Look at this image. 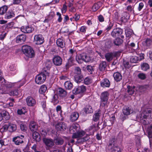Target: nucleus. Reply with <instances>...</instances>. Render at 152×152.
Returning a JSON list of instances; mask_svg holds the SVG:
<instances>
[{"instance_id":"nucleus-13","label":"nucleus","mask_w":152,"mask_h":152,"mask_svg":"<svg viewBox=\"0 0 152 152\" xmlns=\"http://www.w3.org/2000/svg\"><path fill=\"white\" fill-rule=\"evenodd\" d=\"M24 137V136L22 135H21L20 136H17L13 138L12 141L15 145H18L23 142V139Z\"/></svg>"},{"instance_id":"nucleus-28","label":"nucleus","mask_w":152,"mask_h":152,"mask_svg":"<svg viewBox=\"0 0 152 152\" xmlns=\"http://www.w3.org/2000/svg\"><path fill=\"white\" fill-rule=\"evenodd\" d=\"M83 78L82 75H75L74 76V80L75 81L79 83L83 80Z\"/></svg>"},{"instance_id":"nucleus-32","label":"nucleus","mask_w":152,"mask_h":152,"mask_svg":"<svg viewBox=\"0 0 152 152\" xmlns=\"http://www.w3.org/2000/svg\"><path fill=\"white\" fill-rule=\"evenodd\" d=\"M29 128L31 131H35L37 129V126L36 123L32 122L30 124Z\"/></svg>"},{"instance_id":"nucleus-58","label":"nucleus","mask_w":152,"mask_h":152,"mask_svg":"<svg viewBox=\"0 0 152 152\" xmlns=\"http://www.w3.org/2000/svg\"><path fill=\"white\" fill-rule=\"evenodd\" d=\"M113 148L112 152H121L120 148L117 146H114Z\"/></svg>"},{"instance_id":"nucleus-48","label":"nucleus","mask_w":152,"mask_h":152,"mask_svg":"<svg viewBox=\"0 0 152 152\" xmlns=\"http://www.w3.org/2000/svg\"><path fill=\"white\" fill-rule=\"evenodd\" d=\"M135 142L137 148V149L138 150L141 147V140L139 137H138L136 138Z\"/></svg>"},{"instance_id":"nucleus-50","label":"nucleus","mask_w":152,"mask_h":152,"mask_svg":"<svg viewBox=\"0 0 152 152\" xmlns=\"http://www.w3.org/2000/svg\"><path fill=\"white\" fill-rule=\"evenodd\" d=\"M94 66H92L91 65H88L87 66L86 68L87 70L91 74L92 73V72L94 71Z\"/></svg>"},{"instance_id":"nucleus-24","label":"nucleus","mask_w":152,"mask_h":152,"mask_svg":"<svg viewBox=\"0 0 152 152\" xmlns=\"http://www.w3.org/2000/svg\"><path fill=\"white\" fill-rule=\"evenodd\" d=\"M8 129L11 132H13L16 129V126L15 124L11 123H8L7 124Z\"/></svg>"},{"instance_id":"nucleus-41","label":"nucleus","mask_w":152,"mask_h":152,"mask_svg":"<svg viewBox=\"0 0 152 152\" xmlns=\"http://www.w3.org/2000/svg\"><path fill=\"white\" fill-rule=\"evenodd\" d=\"M8 9L7 6L4 5L0 8V15H3L6 13Z\"/></svg>"},{"instance_id":"nucleus-36","label":"nucleus","mask_w":152,"mask_h":152,"mask_svg":"<svg viewBox=\"0 0 152 152\" xmlns=\"http://www.w3.org/2000/svg\"><path fill=\"white\" fill-rule=\"evenodd\" d=\"M128 88L127 92L129 94V95H132L133 94L135 91L134 89L135 88V86H133L132 87L129 86H128L127 87Z\"/></svg>"},{"instance_id":"nucleus-39","label":"nucleus","mask_w":152,"mask_h":152,"mask_svg":"<svg viewBox=\"0 0 152 152\" xmlns=\"http://www.w3.org/2000/svg\"><path fill=\"white\" fill-rule=\"evenodd\" d=\"M55 142L56 145H61L64 142V140L61 138L57 137L55 139Z\"/></svg>"},{"instance_id":"nucleus-27","label":"nucleus","mask_w":152,"mask_h":152,"mask_svg":"<svg viewBox=\"0 0 152 152\" xmlns=\"http://www.w3.org/2000/svg\"><path fill=\"white\" fill-rule=\"evenodd\" d=\"M123 112L124 115H127L130 114L131 113H132V111L129 107L125 106L123 108Z\"/></svg>"},{"instance_id":"nucleus-26","label":"nucleus","mask_w":152,"mask_h":152,"mask_svg":"<svg viewBox=\"0 0 152 152\" xmlns=\"http://www.w3.org/2000/svg\"><path fill=\"white\" fill-rule=\"evenodd\" d=\"M79 114L77 112L72 113L70 115V120L72 122L76 121L79 117Z\"/></svg>"},{"instance_id":"nucleus-19","label":"nucleus","mask_w":152,"mask_h":152,"mask_svg":"<svg viewBox=\"0 0 152 152\" xmlns=\"http://www.w3.org/2000/svg\"><path fill=\"white\" fill-rule=\"evenodd\" d=\"M101 86L103 88L109 87L110 85V81L107 78L104 79L101 82Z\"/></svg>"},{"instance_id":"nucleus-31","label":"nucleus","mask_w":152,"mask_h":152,"mask_svg":"<svg viewBox=\"0 0 152 152\" xmlns=\"http://www.w3.org/2000/svg\"><path fill=\"white\" fill-rule=\"evenodd\" d=\"M116 142V139L115 138H112L111 139L109 142L108 146L111 148L115 146V144Z\"/></svg>"},{"instance_id":"nucleus-3","label":"nucleus","mask_w":152,"mask_h":152,"mask_svg":"<svg viewBox=\"0 0 152 152\" xmlns=\"http://www.w3.org/2000/svg\"><path fill=\"white\" fill-rule=\"evenodd\" d=\"M22 50L23 53L29 58H32L34 56L35 53L34 50L33 48L27 45L23 46Z\"/></svg>"},{"instance_id":"nucleus-14","label":"nucleus","mask_w":152,"mask_h":152,"mask_svg":"<svg viewBox=\"0 0 152 152\" xmlns=\"http://www.w3.org/2000/svg\"><path fill=\"white\" fill-rule=\"evenodd\" d=\"M15 12L13 9H10L6 13L4 18L6 19H9L15 17Z\"/></svg>"},{"instance_id":"nucleus-44","label":"nucleus","mask_w":152,"mask_h":152,"mask_svg":"<svg viewBox=\"0 0 152 152\" xmlns=\"http://www.w3.org/2000/svg\"><path fill=\"white\" fill-rule=\"evenodd\" d=\"M147 132L148 134V137L149 138L152 137V124L148 126L147 129Z\"/></svg>"},{"instance_id":"nucleus-25","label":"nucleus","mask_w":152,"mask_h":152,"mask_svg":"<svg viewBox=\"0 0 152 152\" xmlns=\"http://www.w3.org/2000/svg\"><path fill=\"white\" fill-rule=\"evenodd\" d=\"M56 43L57 46L61 48H63L65 46L64 41L62 39L59 38L57 39Z\"/></svg>"},{"instance_id":"nucleus-18","label":"nucleus","mask_w":152,"mask_h":152,"mask_svg":"<svg viewBox=\"0 0 152 152\" xmlns=\"http://www.w3.org/2000/svg\"><path fill=\"white\" fill-rule=\"evenodd\" d=\"M26 39V35L24 34H21L17 36L16 41L17 43H21L24 42Z\"/></svg>"},{"instance_id":"nucleus-45","label":"nucleus","mask_w":152,"mask_h":152,"mask_svg":"<svg viewBox=\"0 0 152 152\" xmlns=\"http://www.w3.org/2000/svg\"><path fill=\"white\" fill-rule=\"evenodd\" d=\"M141 69L143 71H146L149 69V66L147 63H143L141 64Z\"/></svg>"},{"instance_id":"nucleus-62","label":"nucleus","mask_w":152,"mask_h":152,"mask_svg":"<svg viewBox=\"0 0 152 152\" xmlns=\"http://www.w3.org/2000/svg\"><path fill=\"white\" fill-rule=\"evenodd\" d=\"M56 15L58 16V22L59 23L61 22L62 20L61 14L59 12H57Z\"/></svg>"},{"instance_id":"nucleus-35","label":"nucleus","mask_w":152,"mask_h":152,"mask_svg":"<svg viewBox=\"0 0 152 152\" xmlns=\"http://www.w3.org/2000/svg\"><path fill=\"white\" fill-rule=\"evenodd\" d=\"M122 16L121 18V20L123 22H126L127 21L129 18V14L127 12H124L123 13Z\"/></svg>"},{"instance_id":"nucleus-17","label":"nucleus","mask_w":152,"mask_h":152,"mask_svg":"<svg viewBox=\"0 0 152 152\" xmlns=\"http://www.w3.org/2000/svg\"><path fill=\"white\" fill-rule=\"evenodd\" d=\"M34 28L29 26H22L21 28V31L26 33H29L32 32Z\"/></svg>"},{"instance_id":"nucleus-21","label":"nucleus","mask_w":152,"mask_h":152,"mask_svg":"<svg viewBox=\"0 0 152 152\" xmlns=\"http://www.w3.org/2000/svg\"><path fill=\"white\" fill-rule=\"evenodd\" d=\"M85 134V132L84 131H79L77 132L76 133H73L72 136L73 138H77L83 137Z\"/></svg>"},{"instance_id":"nucleus-8","label":"nucleus","mask_w":152,"mask_h":152,"mask_svg":"<svg viewBox=\"0 0 152 152\" xmlns=\"http://www.w3.org/2000/svg\"><path fill=\"white\" fill-rule=\"evenodd\" d=\"M115 119V116L112 115L111 117H110L108 119H105L103 125L102 129L104 128L107 126H112L113 123Z\"/></svg>"},{"instance_id":"nucleus-63","label":"nucleus","mask_w":152,"mask_h":152,"mask_svg":"<svg viewBox=\"0 0 152 152\" xmlns=\"http://www.w3.org/2000/svg\"><path fill=\"white\" fill-rule=\"evenodd\" d=\"M20 126L21 129L24 132L26 130L27 127L26 126L23 124H21L20 125Z\"/></svg>"},{"instance_id":"nucleus-11","label":"nucleus","mask_w":152,"mask_h":152,"mask_svg":"<svg viewBox=\"0 0 152 152\" xmlns=\"http://www.w3.org/2000/svg\"><path fill=\"white\" fill-rule=\"evenodd\" d=\"M56 128L57 131H63L65 130L67 127L64 122L58 123L55 126Z\"/></svg>"},{"instance_id":"nucleus-46","label":"nucleus","mask_w":152,"mask_h":152,"mask_svg":"<svg viewBox=\"0 0 152 152\" xmlns=\"http://www.w3.org/2000/svg\"><path fill=\"white\" fill-rule=\"evenodd\" d=\"M100 3L99 2L95 3L92 7V10L94 12L96 11L100 7Z\"/></svg>"},{"instance_id":"nucleus-4","label":"nucleus","mask_w":152,"mask_h":152,"mask_svg":"<svg viewBox=\"0 0 152 152\" xmlns=\"http://www.w3.org/2000/svg\"><path fill=\"white\" fill-rule=\"evenodd\" d=\"M76 59L79 64H81L83 61L86 62H89L91 59L85 53H82L77 55L76 57Z\"/></svg>"},{"instance_id":"nucleus-10","label":"nucleus","mask_w":152,"mask_h":152,"mask_svg":"<svg viewBox=\"0 0 152 152\" xmlns=\"http://www.w3.org/2000/svg\"><path fill=\"white\" fill-rule=\"evenodd\" d=\"M53 62L56 66L61 65L62 63V59L61 58L58 56H55L52 59Z\"/></svg>"},{"instance_id":"nucleus-23","label":"nucleus","mask_w":152,"mask_h":152,"mask_svg":"<svg viewBox=\"0 0 152 152\" xmlns=\"http://www.w3.org/2000/svg\"><path fill=\"white\" fill-rule=\"evenodd\" d=\"M113 76L115 81L116 82L120 81L122 79V75L119 72H115Z\"/></svg>"},{"instance_id":"nucleus-7","label":"nucleus","mask_w":152,"mask_h":152,"mask_svg":"<svg viewBox=\"0 0 152 152\" xmlns=\"http://www.w3.org/2000/svg\"><path fill=\"white\" fill-rule=\"evenodd\" d=\"M76 50L73 49H70L68 51V54L70 56V57L68 59V62L66 63L65 65L66 69H68L70 66V62L72 63L73 62L74 60V55L75 53Z\"/></svg>"},{"instance_id":"nucleus-59","label":"nucleus","mask_w":152,"mask_h":152,"mask_svg":"<svg viewBox=\"0 0 152 152\" xmlns=\"http://www.w3.org/2000/svg\"><path fill=\"white\" fill-rule=\"evenodd\" d=\"M123 64L124 67L126 68H129L130 66L129 65V63L128 61H127L125 60L123 61Z\"/></svg>"},{"instance_id":"nucleus-9","label":"nucleus","mask_w":152,"mask_h":152,"mask_svg":"<svg viewBox=\"0 0 152 152\" xmlns=\"http://www.w3.org/2000/svg\"><path fill=\"white\" fill-rule=\"evenodd\" d=\"M34 41L36 45H40L44 42V38L41 34L36 35L34 37Z\"/></svg>"},{"instance_id":"nucleus-30","label":"nucleus","mask_w":152,"mask_h":152,"mask_svg":"<svg viewBox=\"0 0 152 152\" xmlns=\"http://www.w3.org/2000/svg\"><path fill=\"white\" fill-rule=\"evenodd\" d=\"M83 111L86 114L91 113L93 112V110L91 106L87 105L83 109Z\"/></svg>"},{"instance_id":"nucleus-29","label":"nucleus","mask_w":152,"mask_h":152,"mask_svg":"<svg viewBox=\"0 0 152 152\" xmlns=\"http://www.w3.org/2000/svg\"><path fill=\"white\" fill-rule=\"evenodd\" d=\"M33 138L36 142H39L40 140V136L39 133L36 131L34 132L32 134Z\"/></svg>"},{"instance_id":"nucleus-34","label":"nucleus","mask_w":152,"mask_h":152,"mask_svg":"<svg viewBox=\"0 0 152 152\" xmlns=\"http://www.w3.org/2000/svg\"><path fill=\"white\" fill-rule=\"evenodd\" d=\"M123 40L120 38H117L113 41V42L115 45L119 46L121 45L123 42Z\"/></svg>"},{"instance_id":"nucleus-12","label":"nucleus","mask_w":152,"mask_h":152,"mask_svg":"<svg viewBox=\"0 0 152 152\" xmlns=\"http://www.w3.org/2000/svg\"><path fill=\"white\" fill-rule=\"evenodd\" d=\"M86 90V86L82 85L75 87L73 90L72 92L74 94H76L80 93H83Z\"/></svg>"},{"instance_id":"nucleus-49","label":"nucleus","mask_w":152,"mask_h":152,"mask_svg":"<svg viewBox=\"0 0 152 152\" xmlns=\"http://www.w3.org/2000/svg\"><path fill=\"white\" fill-rule=\"evenodd\" d=\"M138 61H139V60L137 56H132L130 58V61L131 63H135Z\"/></svg>"},{"instance_id":"nucleus-6","label":"nucleus","mask_w":152,"mask_h":152,"mask_svg":"<svg viewBox=\"0 0 152 152\" xmlns=\"http://www.w3.org/2000/svg\"><path fill=\"white\" fill-rule=\"evenodd\" d=\"M123 33V30L122 29L120 28H117L113 29L111 33V35L113 37L120 36L122 38H124V35H122Z\"/></svg>"},{"instance_id":"nucleus-54","label":"nucleus","mask_w":152,"mask_h":152,"mask_svg":"<svg viewBox=\"0 0 152 152\" xmlns=\"http://www.w3.org/2000/svg\"><path fill=\"white\" fill-rule=\"evenodd\" d=\"M88 139H86L85 137H83L81 138H79L77 140V143L82 144L84 142L87 140Z\"/></svg>"},{"instance_id":"nucleus-56","label":"nucleus","mask_w":152,"mask_h":152,"mask_svg":"<svg viewBox=\"0 0 152 152\" xmlns=\"http://www.w3.org/2000/svg\"><path fill=\"white\" fill-rule=\"evenodd\" d=\"M145 45L147 47H149L151 45L152 40L150 38H147L145 40Z\"/></svg>"},{"instance_id":"nucleus-43","label":"nucleus","mask_w":152,"mask_h":152,"mask_svg":"<svg viewBox=\"0 0 152 152\" xmlns=\"http://www.w3.org/2000/svg\"><path fill=\"white\" fill-rule=\"evenodd\" d=\"M47 89V87L45 85H42L39 90V93L41 94H44L46 91Z\"/></svg>"},{"instance_id":"nucleus-61","label":"nucleus","mask_w":152,"mask_h":152,"mask_svg":"<svg viewBox=\"0 0 152 152\" xmlns=\"http://www.w3.org/2000/svg\"><path fill=\"white\" fill-rule=\"evenodd\" d=\"M66 2H65V4L63 5V7L61 9L62 13L65 12L67 10V6L66 5Z\"/></svg>"},{"instance_id":"nucleus-16","label":"nucleus","mask_w":152,"mask_h":152,"mask_svg":"<svg viewBox=\"0 0 152 152\" xmlns=\"http://www.w3.org/2000/svg\"><path fill=\"white\" fill-rule=\"evenodd\" d=\"M43 141L45 145L48 147L51 148L54 145L53 141L52 139L44 138Z\"/></svg>"},{"instance_id":"nucleus-38","label":"nucleus","mask_w":152,"mask_h":152,"mask_svg":"<svg viewBox=\"0 0 152 152\" xmlns=\"http://www.w3.org/2000/svg\"><path fill=\"white\" fill-rule=\"evenodd\" d=\"M58 96L57 94H54L52 97V102L54 104H57L58 103L59 101L58 100Z\"/></svg>"},{"instance_id":"nucleus-2","label":"nucleus","mask_w":152,"mask_h":152,"mask_svg":"<svg viewBox=\"0 0 152 152\" xmlns=\"http://www.w3.org/2000/svg\"><path fill=\"white\" fill-rule=\"evenodd\" d=\"M49 73L45 70L41 73L37 75L35 78L36 83L38 84H41L45 81L46 77L49 76Z\"/></svg>"},{"instance_id":"nucleus-40","label":"nucleus","mask_w":152,"mask_h":152,"mask_svg":"<svg viewBox=\"0 0 152 152\" xmlns=\"http://www.w3.org/2000/svg\"><path fill=\"white\" fill-rule=\"evenodd\" d=\"M101 113L100 110L98 111V112L94 114L93 115V120L94 121H97L99 119Z\"/></svg>"},{"instance_id":"nucleus-51","label":"nucleus","mask_w":152,"mask_h":152,"mask_svg":"<svg viewBox=\"0 0 152 152\" xmlns=\"http://www.w3.org/2000/svg\"><path fill=\"white\" fill-rule=\"evenodd\" d=\"M138 78L142 80H144L146 78V75L143 73H140L137 75Z\"/></svg>"},{"instance_id":"nucleus-53","label":"nucleus","mask_w":152,"mask_h":152,"mask_svg":"<svg viewBox=\"0 0 152 152\" xmlns=\"http://www.w3.org/2000/svg\"><path fill=\"white\" fill-rule=\"evenodd\" d=\"M84 82L85 84L88 85L91 84L92 82V81L91 79L87 77L84 79Z\"/></svg>"},{"instance_id":"nucleus-52","label":"nucleus","mask_w":152,"mask_h":152,"mask_svg":"<svg viewBox=\"0 0 152 152\" xmlns=\"http://www.w3.org/2000/svg\"><path fill=\"white\" fill-rule=\"evenodd\" d=\"M26 108L25 107L22 108L20 109H18L17 110V113L18 114L21 115L23 114H25L26 112Z\"/></svg>"},{"instance_id":"nucleus-57","label":"nucleus","mask_w":152,"mask_h":152,"mask_svg":"<svg viewBox=\"0 0 152 152\" xmlns=\"http://www.w3.org/2000/svg\"><path fill=\"white\" fill-rule=\"evenodd\" d=\"M8 130V127L7 124H5L3 126L1 129H0V132H1L6 131Z\"/></svg>"},{"instance_id":"nucleus-5","label":"nucleus","mask_w":152,"mask_h":152,"mask_svg":"<svg viewBox=\"0 0 152 152\" xmlns=\"http://www.w3.org/2000/svg\"><path fill=\"white\" fill-rule=\"evenodd\" d=\"M109 94L108 92L106 91L102 92L100 96V105L104 107L107 104Z\"/></svg>"},{"instance_id":"nucleus-42","label":"nucleus","mask_w":152,"mask_h":152,"mask_svg":"<svg viewBox=\"0 0 152 152\" xmlns=\"http://www.w3.org/2000/svg\"><path fill=\"white\" fill-rule=\"evenodd\" d=\"M105 45L107 48H110L113 45L112 40L110 39L107 40L105 42Z\"/></svg>"},{"instance_id":"nucleus-37","label":"nucleus","mask_w":152,"mask_h":152,"mask_svg":"<svg viewBox=\"0 0 152 152\" xmlns=\"http://www.w3.org/2000/svg\"><path fill=\"white\" fill-rule=\"evenodd\" d=\"M3 119L4 118L6 120H7L10 118L9 113L5 111H3L1 113Z\"/></svg>"},{"instance_id":"nucleus-15","label":"nucleus","mask_w":152,"mask_h":152,"mask_svg":"<svg viewBox=\"0 0 152 152\" xmlns=\"http://www.w3.org/2000/svg\"><path fill=\"white\" fill-rule=\"evenodd\" d=\"M26 101L27 105L29 106H34L36 104V101L35 99L31 96L27 97L26 98Z\"/></svg>"},{"instance_id":"nucleus-60","label":"nucleus","mask_w":152,"mask_h":152,"mask_svg":"<svg viewBox=\"0 0 152 152\" xmlns=\"http://www.w3.org/2000/svg\"><path fill=\"white\" fill-rule=\"evenodd\" d=\"M113 23L112 22H110L109 25L106 28V30H107V31L110 30L113 26Z\"/></svg>"},{"instance_id":"nucleus-1","label":"nucleus","mask_w":152,"mask_h":152,"mask_svg":"<svg viewBox=\"0 0 152 152\" xmlns=\"http://www.w3.org/2000/svg\"><path fill=\"white\" fill-rule=\"evenodd\" d=\"M152 110L150 108H141V113L140 116V122L143 125H146L150 123Z\"/></svg>"},{"instance_id":"nucleus-55","label":"nucleus","mask_w":152,"mask_h":152,"mask_svg":"<svg viewBox=\"0 0 152 152\" xmlns=\"http://www.w3.org/2000/svg\"><path fill=\"white\" fill-rule=\"evenodd\" d=\"M75 75H82L81 74V69L78 67H76L75 68Z\"/></svg>"},{"instance_id":"nucleus-64","label":"nucleus","mask_w":152,"mask_h":152,"mask_svg":"<svg viewBox=\"0 0 152 152\" xmlns=\"http://www.w3.org/2000/svg\"><path fill=\"white\" fill-rule=\"evenodd\" d=\"M40 132L41 135L43 137H45L47 134V132L45 129H42Z\"/></svg>"},{"instance_id":"nucleus-33","label":"nucleus","mask_w":152,"mask_h":152,"mask_svg":"<svg viewBox=\"0 0 152 152\" xmlns=\"http://www.w3.org/2000/svg\"><path fill=\"white\" fill-rule=\"evenodd\" d=\"M64 86L67 89L70 90L73 87L72 83L69 81H66L64 84Z\"/></svg>"},{"instance_id":"nucleus-47","label":"nucleus","mask_w":152,"mask_h":152,"mask_svg":"<svg viewBox=\"0 0 152 152\" xmlns=\"http://www.w3.org/2000/svg\"><path fill=\"white\" fill-rule=\"evenodd\" d=\"M105 56L106 60L109 62L113 58V55L112 53H106Z\"/></svg>"},{"instance_id":"nucleus-20","label":"nucleus","mask_w":152,"mask_h":152,"mask_svg":"<svg viewBox=\"0 0 152 152\" xmlns=\"http://www.w3.org/2000/svg\"><path fill=\"white\" fill-rule=\"evenodd\" d=\"M107 66V62L105 61H101L99 64V69L100 71L103 72L105 70Z\"/></svg>"},{"instance_id":"nucleus-22","label":"nucleus","mask_w":152,"mask_h":152,"mask_svg":"<svg viewBox=\"0 0 152 152\" xmlns=\"http://www.w3.org/2000/svg\"><path fill=\"white\" fill-rule=\"evenodd\" d=\"M57 92L59 96L62 97H65L67 94V92L64 89L61 88H58Z\"/></svg>"}]
</instances>
